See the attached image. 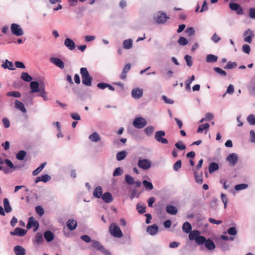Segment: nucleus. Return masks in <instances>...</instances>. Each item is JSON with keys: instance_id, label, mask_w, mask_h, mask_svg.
I'll return each mask as SVG.
<instances>
[{"instance_id": "obj_1", "label": "nucleus", "mask_w": 255, "mask_h": 255, "mask_svg": "<svg viewBox=\"0 0 255 255\" xmlns=\"http://www.w3.org/2000/svg\"><path fill=\"white\" fill-rule=\"evenodd\" d=\"M80 74L82 77V83L86 86H91L93 79L90 75L87 68L84 67L81 68L80 69Z\"/></svg>"}, {"instance_id": "obj_2", "label": "nucleus", "mask_w": 255, "mask_h": 255, "mask_svg": "<svg viewBox=\"0 0 255 255\" xmlns=\"http://www.w3.org/2000/svg\"><path fill=\"white\" fill-rule=\"evenodd\" d=\"M109 232L112 235L116 238H121L123 236L119 227L115 224H112L109 227Z\"/></svg>"}, {"instance_id": "obj_3", "label": "nucleus", "mask_w": 255, "mask_h": 255, "mask_svg": "<svg viewBox=\"0 0 255 255\" xmlns=\"http://www.w3.org/2000/svg\"><path fill=\"white\" fill-rule=\"evenodd\" d=\"M165 135V132L163 130L157 131L155 133L154 138L159 143L167 144L168 143V140L163 137Z\"/></svg>"}, {"instance_id": "obj_4", "label": "nucleus", "mask_w": 255, "mask_h": 255, "mask_svg": "<svg viewBox=\"0 0 255 255\" xmlns=\"http://www.w3.org/2000/svg\"><path fill=\"white\" fill-rule=\"evenodd\" d=\"M151 162L147 159L139 158L137 163L138 166L143 170H147L150 168Z\"/></svg>"}, {"instance_id": "obj_5", "label": "nucleus", "mask_w": 255, "mask_h": 255, "mask_svg": "<svg viewBox=\"0 0 255 255\" xmlns=\"http://www.w3.org/2000/svg\"><path fill=\"white\" fill-rule=\"evenodd\" d=\"M10 29L12 33L17 36H20L23 34V31L20 26L16 23L11 24Z\"/></svg>"}, {"instance_id": "obj_6", "label": "nucleus", "mask_w": 255, "mask_h": 255, "mask_svg": "<svg viewBox=\"0 0 255 255\" xmlns=\"http://www.w3.org/2000/svg\"><path fill=\"white\" fill-rule=\"evenodd\" d=\"M133 126L137 128H141L146 126L147 122L145 119L142 117L135 118L133 121Z\"/></svg>"}, {"instance_id": "obj_7", "label": "nucleus", "mask_w": 255, "mask_h": 255, "mask_svg": "<svg viewBox=\"0 0 255 255\" xmlns=\"http://www.w3.org/2000/svg\"><path fill=\"white\" fill-rule=\"evenodd\" d=\"M169 17L166 16L165 13L160 11L155 13L154 15V19L158 23H163Z\"/></svg>"}, {"instance_id": "obj_8", "label": "nucleus", "mask_w": 255, "mask_h": 255, "mask_svg": "<svg viewBox=\"0 0 255 255\" xmlns=\"http://www.w3.org/2000/svg\"><path fill=\"white\" fill-rule=\"evenodd\" d=\"M230 165L234 166L238 161V156L235 153H230L226 158Z\"/></svg>"}, {"instance_id": "obj_9", "label": "nucleus", "mask_w": 255, "mask_h": 255, "mask_svg": "<svg viewBox=\"0 0 255 255\" xmlns=\"http://www.w3.org/2000/svg\"><path fill=\"white\" fill-rule=\"evenodd\" d=\"M143 93L142 89L139 88H134L132 90L131 95L134 99H139L142 97Z\"/></svg>"}, {"instance_id": "obj_10", "label": "nucleus", "mask_w": 255, "mask_h": 255, "mask_svg": "<svg viewBox=\"0 0 255 255\" xmlns=\"http://www.w3.org/2000/svg\"><path fill=\"white\" fill-rule=\"evenodd\" d=\"M92 246L94 248H96L98 250L101 251L103 253L105 254L106 255H111L110 253L106 250L103 246H102L100 243L95 240H93L92 241Z\"/></svg>"}, {"instance_id": "obj_11", "label": "nucleus", "mask_w": 255, "mask_h": 255, "mask_svg": "<svg viewBox=\"0 0 255 255\" xmlns=\"http://www.w3.org/2000/svg\"><path fill=\"white\" fill-rule=\"evenodd\" d=\"M49 60L52 63L59 68L63 69L64 68L65 65L63 61L58 58L52 57L50 58Z\"/></svg>"}, {"instance_id": "obj_12", "label": "nucleus", "mask_w": 255, "mask_h": 255, "mask_svg": "<svg viewBox=\"0 0 255 255\" xmlns=\"http://www.w3.org/2000/svg\"><path fill=\"white\" fill-rule=\"evenodd\" d=\"M27 231L19 227L16 228L13 231L10 232V234L12 236L23 237L26 234Z\"/></svg>"}, {"instance_id": "obj_13", "label": "nucleus", "mask_w": 255, "mask_h": 255, "mask_svg": "<svg viewBox=\"0 0 255 255\" xmlns=\"http://www.w3.org/2000/svg\"><path fill=\"white\" fill-rule=\"evenodd\" d=\"M244 35L245 36L244 38V41L251 43L252 41V39L254 36L253 31L252 30L248 29L245 31Z\"/></svg>"}, {"instance_id": "obj_14", "label": "nucleus", "mask_w": 255, "mask_h": 255, "mask_svg": "<svg viewBox=\"0 0 255 255\" xmlns=\"http://www.w3.org/2000/svg\"><path fill=\"white\" fill-rule=\"evenodd\" d=\"M229 5L231 9L236 11L238 14L241 15L243 14L242 8L237 3H231Z\"/></svg>"}, {"instance_id": "obj_15", "label": "nucleus", "mask_w": 255, "mask_h": 255, "mask_svg": "<svg viewBox=\"0 0 255 255\" xmlns=\"http://www.w3.org/2000/svg\"><path fill=\"white\" fill-rule=\"evenodd\" d=\"M64 45L70 50L75 49L76 45L75 42L70 38H67L64 41Z\"/></svg>"}, {"instance_id": "obj_16", "label": "nucleus", "mask_w": 255, "mask_h": 255, "mask_svg": "<svg viewBox=\"0 0 255 255\" xmlns=\"http://www.w3.org/2000/svg\"><path fill=\"white\" fill-rule=\"evenodd\" d=\"M30 87L31 89V93L39 92L41 90V86H39L38 82L36 81H32L30 83Z\"/></svg>"}, {"instance_id": "obj_17", "label": "nucleus", "mask_w": 255, "mask_h": 255, "mask_svg": "<svg viewBox=\"0 0 255 255\" xmlns=\"http://www.w3.org/2000/svg\"><path fill=\"white\" fill-rule=\"evenodd\" d=\"M131 68V65L129 63L127 64L123 69L122 74L120 77L122 80H125L127 78V74Z\"/></svg>"}, {"instance_id": "obj_18", "label": "nucleus", "mask_w": 255, "mask_h": 255, "mask_svg": "<svg viewBox=\"0 0 255 255\" xmlns=\"http://www.w3.org/2000/svg\"><path fill=\"white\" fill-rule=\"evenodd\" d=\"M66 225L70 231H73L76 228L77 222L74 219H69L67 221Z\"/></svg>"}, {"instance_id": "obj_19", "label": "nucleus", "mask_w": 255, "mask_h": 255, "mask_svg": "<svg viewBox=\"0 0 255 255\" xmlns=\"http://www.w3.org/2000/svg\"><path fill=\"white\" fill-rule=\"evenodd\" d=\"M101 197L103 200L107 203H111L113 200V196L110 192L104 193Z\"/></svg>"}, {"instance_id": "obj_20", "label": "nucleus", "mask_w": 255, "mask_h": 255, "mask_svg": "<svg viewBox=\"0 0 255 255\" xmlns=\"http://www.w3.org/2000/svg\"><path fill=\"white\" fill-rule=\"evenodd\" d=\"M194 171V177L196 181L198 184H202L203 182V174L202 172L199 173L197 171L193 169Z\"/></svg>"}, {"instance_id": "obj_21", "label": "nucleus", "mask_w": 255, "mask_h": 255, "mask_svg": "<svg viewBox=\"0 0 255 255\" xmlns=\"http://www.w3.org/2000/svg\"><path fill=\"white\" fill-rule=\"evenodd\" d=\"M51 179V177L48 174H45L44 175H42L41 176L37 177L35 180V183H37L40 181H42L44 183H46L49 181Z\"/></svg>"}, {"instance_id": "obj_22", "label": "nucleus", "mask_w": 255, "mask_h": 255, "mask_svg": "<svg viewBox=\"0 0 255 255\" xmlns=\"http://www.w3.org/2000/svg\"><path fill=\"white\" fill-rule=\"evenodd\" d=\"M158 228L156 225L148 226L146 229V231L151 235H155L158 232Z\"/></svg>"}, {"instance_id": "obj_23", "label": "nucleus", "mask_w": 255, "mask_h": 255, "mask_svg": "<svg viewBox=\"0 0 255 255\" xmlns=\"http://www.w3.org/2000/svg\"><path fill=\"white\" fill-rule=\"evenodd\" d=\"M14 252L15 255H25L26 254L25 250L21 246L14 247Z\"/></svg>"}, {"instance_id": "obj_24", "label": "nucleus", "mask_w": 255, "mask_h": 255, "mask_svg": "<svg viewBox=\"0 0 255 255\" xmlns=\"http://www.w3.org/2000/svg\"><path fill=\"white\" fill-rule=\"evenodd\" d=\"M15 107L23 113H25L26 112V110L24 104L21 102L17 100H15Z\"/></svg>"}, {"instance_id": "obj_25", "label": "nucleus", "mask_w": 255, "mask_h": 255, "mask_svg": "<svg viewBox=\"0 0 255 255\" xmlns=\"http://www.w3.org/2000/svg\"><path fill=\"white\" fill-rule=\"evenodd\" d=\"M89 139L92 142H96L99 141L101 137L97 132H94L89 135Z\"/></svg>"}, {"instance_id": "obj_26", "label": "nucleus", "mask_w": 255, "mask_h": 255, "mask_svg": "<svg viewBox=\"0 0 255 255\" xmlns=\"http://www.w3.org/2000/svg\"><path fill=\"white\" fill-rule=\"evenodd\" d=\"M3 207L4 208V211L6 213H10L12 211V208L10 206L9 201L8 199L5 198L3 199Z\"/></svg>"}, {"instance_id": "obj_27", "label": "nucleus", "mask_w": 255, "mask_h": 255, "mask_svg": "<svg viewBox=\"0 0 255 255\" xmlns=\"http://www.w3.org/2000/svg\"><path fill=\"white\" fill-rule=\"evenodd\" d=\"M205 246L208 250L210 251L213 250L216 248L214 243L210 239L206 240L205 243Z\"/></svg>"}, {"instance_id": "obj_28", "label": "nucleus", "mask_w": 255, "mask_h": 255, "mask_svg": "<svg viewBox=\"0 0 255 255\" xmlns=\"http://www.w3.org/2000/svg\"><path fill=\"white\" fill-rule=\"evenodd\" d=\"M200 232L197 230H193L189 233V239L190 240H196L197 237L199 236Z\"/></svg>"}, {"instance_id": "obj_29", "label": "nucleus", "mask_w": 255, "mask_h": 255, "mask_svg": "<svg viewBox=\"0 0 255 255\" xmlns=\"http://www.w3.org/2000/svg\"><path fill=\"white\" fill-rule=\"evenodd\" d=\"M1 67L4 69H8L10 70H15V68L13 66V63L7 59L5 60V63H3L1 65Z\"/></svg>"}, {"instance_id": "obj_30", "label": "nucleus", "mask_w": 255, "mask_h": 255, "mask_svg": "<svg viewBox=\"0 0 255 255\" xmlns=\"http://www.w3.org/2000/svg\"><path fill=\"white\" fill-rule=\"evenodd\" d=\"M44 237L48 242L52 241L54 239V235L50 231H47L44 233Z\"/></svg>"}, {"instance_id": "obj_31", "label": "nucleus", "mask_w": 255, "mask_h": 255, "mask_svg": "<svg viewBox=\"0 0 255 255\" xmlns=\"http://www.w3.org/2000/svg\"><path fill=\"white\" fill-rule=\"evenodd\" d=\"M166 210V212L171 215H175L178 212L177 208L172 205L167 206Z\"/></svg>"}, {"instance_id": "obj_32", "label": "nucleus", "mask_w": 255, "mask_h": 255, "mask_svg": "<svg viewBox=\"0 0 255 255\" xmlns=\"http://www.w3.org/2000/svg\"><path fill=\"white\" fill-rule=\"evenodd\" d=\"M102 189L101 186L97 187L93 192V196L97 198H100L102 196Z\"/></svg>"}, {"instance_id": "obj_33", "label": "nucleus", "mask_w": 255, "mask_h": 255, "mask_svg": "<svg viewBox=\"0 0 255 255\" xmlns=\"http://www.w3.org/2000/svg\"><path fill=\"white\" fill-rule=\"evenodd\" d=\"M38 92L39 93V96L42 97L44 101H46L48 100L47 92L45 91V87L43 85L41 86V90Z\"/></svg>"}, {"instance_id": "obj_34", "label": "nucleus", "mask_w": 255, "mask_h": 255, "mask_svg": "<svg viewBox=\"0 0 255 255\" xmlns=\"http://www.w3.org/2000/svg\"><path fill=\"white\" fill-rule=\"evenodd\" d=\"M219 169V165L215 162H211L209 166V172L212 173Z\"/></svg>"}, {"instance_id": "obj_35", "label": "nucleus", "mask_w": 255, "mask_h": 255, "mask_svg": "<svg viewBox=\"0 0 255 255\" xmlns=\"http://www.w3.org/2000/svg\"><path fill=\"white\" fill-rule=\"evenodd\" d=\"M132 46V40L131 39H127L123 42V48L129 49Z\"/></svg>"}, {"instance_id": "obj_36", "label": "nucleus", "mask_w": 255, "mask_h": 255, "mask_svg": "<svg viewBox=\"0 0 255 255\" xmlns=\"http://www.w3.org/2000/svg\"><path fill=\"white\" fill-rule=\"evenodd\" d=\"M182 230L185 233H189L192 230L191 224L188 222L184 223L182 226Z\"/></svg>"}, {"instance_id": "obj_37", "label": "nucleus", "mask_w": 255, "mask_h": 255, "mask_svg": "<svg viewBox=\"0 0 255 255\" xmlns=\"http://www.w3.org/2000/svg\"><path fill=\"white\" fill-rule=\"evenodd\" d=\"M127 151L123 150L117 153L116 158L118 161H121L125 159L127 155Z\"/></svg>"}, {"instance_id": "obj_38", "label": "nucleus", "mask_w": 255, "mask_h": 255, "mask_svg": "<svg viewBox=\"0 0 255 255\" xmlns=\"http://www.w3.org/2000/svg\"><path fill=\"white\" fill-rule=\"evenodd\" d=\"M218 57L213 54H209L206 56V61L208 63H215Z\"/></svg>"}, {"instance_id": "obj_39", "label": "nucleus", "mask_w": 255, "mask_h": 255, "mask_svg": "<svg viewBox=\"0 0 255 255\" xmlns=\"http://www.w3.org/2000/svg\"><path fill=\"white\" fill-rule=\"evenodd\" d=\"M43 242L42 235L41 233H37L35 237L34 242L38 245L41 244Z\"/></svg>"}, {"instance_id": "obj_40", "label": "nucleus", "mask_w": 255, "mask_h": 255, "mask_svg": "<svg viewBox=\"0 0 255 255\" xmlns=\"http://www.w3.org/2000/svg\"><path fill=\"white\" fill-rule=\"evenodd\" d=\"M26 155V152L24 150L19 151L16 154V158L19 160H22Z\"/></svg>"}, {"instance_id": "obj_41", "label": "nucleus", "mask_w": 255, "mask_h": 255, "mask_svg": "<svg viewBox=\"0 0 255 255\" xmlns=\"http://www.w3.org/2000/svg\"><path fill=\"white\" fill-rule=\"evenodd\" d=\"M21 78L26 82H30L32 80V77L26 72H22L21 73Z\"/></svg>"}, {"instance_id": "obj_42", "label": "nucleus", "mask_w": 255, "mask_h": 255, "mask_svg": "<svg viewBox=\"0 0 255 255\" xmlns=\"http://www.w3.org/2000/svg\"><path fill=\"white\" fill-rule=\"evenodd\" d=\"M45 165H46V162H44L42 164H41L38 167H37L36 169H35L33 171L32 175L33 176L37 175L44 168V167H45Z\"/></svg>"}, {"instance_id": "obj_43", "label": "nucleus", "mask_w": 255, "mask_h": 255, "mask_svg": "<svg viewBox=\"0 0 255 255\" xmlns=\"http://www.w3.org/2000/svg\"><path fill=\"white\" fill-rule=\"evenodd\" d=\"M210 127V125L208 123L204 124L203 125H201L199 126L197 132L199 133H201L203 132L204 129H206V131ZM207 131H206V132Z\"/></svg>"}, {"instance_id": "obj_44", "label": "nucleus", "mask_w": 255, "mask_h": 255, "mask_svg": "<svg viewBox=\"0 0 255 255\" xmlns=\"http://www.w3.org/2000/svg\"><path fill=\"white\" fill-rule=\"evenodd\" d=\"M154 130V128L151 126H148L144 129V132L145 134L148 136L151 135Z\"/></svg>"}, {"instance_id": "obj_45", "label": "nucleus", "mask_w": 255, "mask_h": 255, "mask_svg": "<svg viewBox=\"0 0 255 255\" xmlns=\"http://www.w3.org/2000/svg\"><path fill=\"white\" fill-rule=\"evenodd\" d=\"M8 97H13L15 98H19L21 96V94L18 91H10L6 93Z\"/></svg>"}, {"instance_id": "obj_46", "label": "nucleus", "mask_w": 255, "mask_h": 255, "mask_svg": "<svg viewBox=\"0 0 255 255\" xmlns=\"http://www.w3.org/2000/svg\"><path fill=\"white\" fill-rule=\"evenodd\" d=\"M206 241V239L204 236H199L198 237H197L196 240L195 241L196 244L199 245H202L204 244H205Z\"/></svg>"}, {"instance_id": "obj_47", "label": "nucleus", "mask_w": 255, "mask_h": 255, "mask_svg": "<svg viewBox=\"0 0 255 255\" xmlns=\"http://www.w3.org/2000/svg\"><path fill=\"white\" fill-rule=\"evenodd\" d=\"M247 121L251 125H255V116L253 114L250 115L247 118Z\"/></svg>"}, {"instance_id": "obj_48", "label": "nucleus", "mask_w": 255, "mask_h": 255, "mask_svg": "<svg viewBox=\"0 0 255 255\" xmlns=\"http://www.w3.org/2000/svg\"><path fill=\"white\" fill-rule=\"evenodd\" d=\"M248 187V185L247 184H245V183L240 184L236 185L235 186V189L236 191H240V190L245 189L247 188Z\"/></svg>"}, {"instance_id": "obj_49", "label": "nucleus", "mask_w": 255, "mask_h": 255, "mask_svg": "<svg viewBox=\"0 0 255 255\" xmlns=\"http://www.w3.org/2000/svg\"><path fill=\"white\" fill-rule=\"evenodd\" d=\"M125 180L127 183L129 185H132L134 184V179L129 175H126L125 176Z\"/></svg>"}, {"instance_id": "obj_50", "label": "nucleus", "mask_w": 255, "mask_h": 255, "mask_svg": "<svg viewBox=\"0 0 255 255\" xmlns=\"http://www.w3.org/2000/svg\"><path fill=\"white\" fill-rule=\"evenodd\" d=\"M36 213L40 216H42L44 213V210L41 206H37L35 207Z\"/></svg>"}, {"instance_id": "obj_51", "label": "nucleus", "mask_w": 255, "mask_h": 255, "mask_svg": "<svg viewBox=\"0 0 255 255\" xmlns=\"http://www.w3.org/2000/svg\"><path fill=\"white\" fill-rule=\"evenodd\" d=\"M144 186L147 189L152 190L153 188L152 184L146 180H143L142 182Z\"/></svg>"}, {"instance_id": "obj_52", "label": "nucleus", "mask_w": 255, "mask_h": 255, "mask_svg": "<svg viewBox=\"0 0 255 255\" xmlns=\"http://www.w3.org/2000/svg\"><path fill=\"white\" fill-rule=\"evenodd\" d=\"M214 70L216 72H217V73H218L219 74H220V75H221L222 76H225L227 75V73H226V71L223 70H222L220 68L214 67Z\"/></svg>"}, {"instance_id": "obj_53", "label": "nucleus", "mask_w": 255, "mask_h": 255, "mask_svg": "<svg viewBox=\"0 0 255 255\" xmlns=\"http://www.w3.org/2000/svg\"><path fill=\"white\" fill-rule=\"evenodd\" d=\"M181 165H182L181 160H178L173 165V169L175 171H178L179 170V169L181 168Z\"/></svg>"}, {"instance_id": "obj_54", "label": "nucleus", "mask_w": 255, "mask_h": 255, "mask_svg": "<svg viewBox=\"0 0 255 255\" xmlns=\"http://www.w3.org/2000/svg\"><path fill=\"white\" fill-rule=\"evenodd\" d=\"M123 173V170L121 167L116 168L113 173V176L116 177L121 175Z\"/></svg>"}, {"instance_id": "obj_55", "label": "nucleus", "mask_w": 255, "mask_h": 255, "mask_svg": "<svg viewBox=\"0 0 255 255\" xmlns=\"http://www.w3.org/2000/svg\"><path fill=\"white\" fill-rule=\"evenodd\" d=\"M184 58H185V61L186 62L187 65L189 67H191L192 65V64H193V62H192V60L191 56H189L188 55H186L185 56Z\"/></svg>"}, {"instance_id": "obj_56", "label": "nucleus", "mask_w": 255, "mask_h": 255, "mask_svg": "<svg viewBox=\"0 0 255 255\" xmlns=\"http://www.w3.org/2000/svg\"><path fill=\"white\" fill-rule=\"evenodd\" d=\"M136 209L138 213L143 214L145 212V206L144 205H140L137 204L136 205Z\"/></svg>"}, {"instance_id": "obj_57", "label": "nucleus", "mask_w": 255, "mask_h": 255, "mask_svg": "<svg viewBox=\"0 0 255 255\" xmlns=\"http://www.w3.org/2000/svg\"><path fill=\"white\" fill-rule=\"evenodd\" d=\"M185 32L188 36H192L195 34V31L194 28L192 27H191L187 28Z\"/></svg>"}, {"instance_id": "obj_58", "label": "nucleus", "mask_w": 255, "mask_h": 255, "mask_svg": "<svg viewBox=\"0 0 255 255\" xmlns=\"http://www.w3.org/2000/svg\"><path fill=\"white\" fill-rule=\"evenodd\" d=\"M175 146L179 150H184L186 148V146L182 141H179L175 143Z\"/></svg>"}, {"instance_id": "obj_59", "label": "nucleus", "mask_w": 255, "mask_h": 255, "mask_svg": "<svg viewBox=\"0 0 255 255\" xmlns=\"http://www.w3.org/2000/svg\"><path fill=\"white\" fill-rule=\"evenodd\" d=\"M237 64L236 62H228L226 66L225 67V69H231L234 67H237Z\"/></svg>"}, {"instance_id": "obj_60", "label": "nucleus", "mask_w": 255, "mask_h": 255, "mask_svg": "<svg viewBox=\"0 0 255 255\" xmlns=\"http://www.w3.org/2000/svg\"><path fill=\"white\" fill-rule=\"evenodd\" d=\"M4 162L10 169H13V170L16 169V167L13 165L12 162L10 160L8 159H4Z\"/></svg>"}, {"instance_id": "obj_61", "label": "nucleus", "mask_w": 255, "mask_h": 255, "mask_svg": "<svg viewBox=\"0 0 255 255\" xmlns=\"http://www.w3.org/2000/svg\"><path fill=\"white\" fill-rule=\"evenodd\" d=\"M227 233L230 235L235 236L237 234V231L235 227H231L228 230Z\"/></svg>"}, {"instance_id": "obj_62", "label": "nucleus", "mask_w": 255, "mask_h": 255, "mask_svg": "<svg viewBox=\"0 0 255 255\" xmlns=\"http://www.w3.org/2000/svg\"><path fill=\"white\" fill-rule=\"evenodd\" d=\"M178 42L181 45H185L188 43L187 39L183 37H180L178 40Z\"/></svg>"}, {"instance_id": "obj_63", "label": "nucleus", "mask_w": 255, "mask_h": 255, "mask_svg": "<svg viewBox=\"0 0 255 255\" xmlns=\"http://www.w3.org/2000/svg\"><path fill=\"white\" fill-rule=\"evenodd\" d=\"M242 50L246 53L249 54L251 51L250 46L247 44H244L242 46Z\"/></svg>"}, {"instance_id": "obj_64", "label": "nucleus", "mask_w": 255, "mask_h": 255, "mask_svg": "<svg viewBox=\"0 0 255 255\" xmlns=\"http://www.w3.org/2000/svg\"><path fill=\"white\" fill-rule=\"evenodd\" d=\"M249 16L251 18L255 19V8H251L250 9Z\"/></svg>"}]
</instances>
